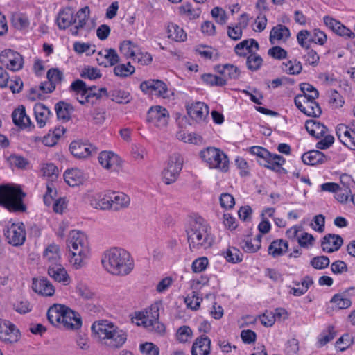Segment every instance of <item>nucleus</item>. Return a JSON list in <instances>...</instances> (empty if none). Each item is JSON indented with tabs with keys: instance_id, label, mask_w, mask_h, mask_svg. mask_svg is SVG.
<instances>
[{
	"instance_id": "a19ab883",
	"label": "nucleus",
	"mask_w": 355,
	"mask_h": 355,
	"mask_svg": "<svg viewBox=\"0 0 355 355\" xmlns=\"http://www.w3.org/2000/svg\"><path fill=\"white\" fill-rule=\"evenodd\" d=\"M288 248V242L284 239L274 240L268 246V252L272 257L276 258L285 254Z\"/></svg>"
},
{
	"instance_id": "20e7f679",
	"label": "nucleus",
	"mask_w": 355,
	"mask_h": 355,
	"mask_svg": "<svg viewBox=\"0 0 355 355\" xmlns=\"http://www.w3.org/2000/svg\"><path fill=\"white\" fill-rule=\"evenodd\" d=\"M92 330L98 336L101 344L110 349H120L127 341V332L108 320L94 322Z\"/></svg>"
},
{
	"instance_id": "9b49d317",
	"label": "nucleus",
	"mask_w": 355,
	"mask_h": 355,
	"mask_svg": "<svg viewBox=\"0 0 355 355\" xmlns=\"http://www.w3.org/2000/svg\"><path fill=\"white\" fill-rule=\"evenodd\" d=\"M140 89L146 94L155 95L162 98H168L172 92L166 83L159 80L150 79L144 81L140 85Z\"/></svg>"
},
{
	"instance_id": "4468645a",
	"label": "nucleus",
	"mask_w": 355,
	"mask_h": 355,
	"mask_svg": "<svg viewBox=\"0 0 355 355\" xmlns=\"http://www.w3.org/2000/svg\"><path fill=\"white\" fill-rule=\"evenodd\" d=\"M0 62L4 67L15 71L22 68L23 58L19 53L6 49L0 53Z\"/></svg>"
},
{
	"instance_id": "2f4dec72",
	"label": "nucleus",
	"mask_w": 355,
	"mask_h": 355,
	"mask_svg": "<svg viewBox=\"0 0 355 355\" xmlns=\"http://www.w3.org/2000/svg\"><path fill=\"white\" fill-rule=\"evenodd\" d=\"M343 240L339 235L329 234L324 237L321 246L322 250L327 253H331L340 249Z\"/></svg>"
},
{
	"instance_id": "09e8293b",
	"label": "nucleus",
	"mask_w": 355,
	"mask_h": 355,
	"mask_svg": "<svg viewBox=\"0 0 355 355\" xmlns=\"http://www.w3.org/2000/svg\"><path fill=\"white\" fill-rule=\"evenodd\" d=\"M11 21L13 26L20 31H27L30 26L28 16L23 13H14L12 15Z\"/></svg>"
},
{
	"instance_id": "39448f33",
	"label": "nucleus",
	"mask_w": 355,
	"mask_h": 355,
	"mask_svg": "<svg viewBox=\"0 0 355 355\" xmlns=\"http://www.w3.org/2000/svg\"><path fill=\"white\" fill-rule=\"evenodd\" d=\"M67 246L71 254L70 263L76 269L81 268L90 255L87 236L84 232L73 230L69 233Z\"/></svg>"
},
{
	"instance_id": "7ed1b4c3",
	"label": "nucleus",
	"mask_w": 355,
	"mask_h": 355,
	"mask_svg": "<svg viewBox=\"0 0 355 355\" xmlns=\"http://www.w3.org/2000/svg\"><path fill=\"white\" fill-rule=\"evenodd\" d=\"M187 234L192 252L207 250L211 247L214 241L211 227L202 217H197L189 222Z\"/></svg>"
},
{
	"instance_id": "f03ea898",
	"label": "nucleus",
	"mask_w": 355,
	"mask_h": 355,
	"mask_svg": "<svg viewBox=\"0 0 355 355\" xmlns=\"http://www.w3.org/2000/svg\"><path fill=\"white\" fill-rule=\"evenodd\" d=\"M101 263L107 272L116 276L128 275L134 268L130 254L121 248H112L105 251Z\"/></svg>"
},
{
	"instance_id": "8fccbe9b",
	"label": "nucleus",
	"mask_w": 355,
	"mask_h": 355,
	"mask_svg": "<svg viewBox=\"0 0 355 355\" xmlns=\"http://www.w3.org/2000/svg\"><path fill=\"white\" fill-rule=\"evenodd\" d=\"M218 71L222 75L221 78H224L225 83L227 79H236L239 76V69L232 64H225L218 67Z\"/></svg>"
},
{
	"instance_id": "bb28decb",
	"label": "nucleus",
	"mask_w": 355,
	"mask_h": 355,
	"mask_svg": "<svg viewBox=\"0 0 355 355\" xmlns=\"http://www.w3.org/2000/svg\"><path fill=\"white\" fill-rule=\"evenodd\" d=\"M286 160L282 156L277 154H272L269 151L265 154L262 159L258 160L261 166L275 171H279L284 164Z\"/></svg>"
},
{
	"instance_id": "f704fd0d",
	"label": "nucleus",
	"mask_w": 355,
	"mask_h": 355,
	"mask_svg": "<svg viewBox=\"0 0 355 355\" xmlns=\"http://www.w3.org/2000/svg\"><path fill=\"white\" fill-rule=\"evenodd\" d=\"M33 110L38 127H44L52 116L50 110L42 103H36Z\"/></svg>"
},
{
	"instance_id": "69168bd1",
	"label": "nucleus",
	"mask_w": 355,
	"mask_h": 355,
	"mask_svg": "<svg viewBox=\"0 0 355 355\" xmlns=\"http://www.w3.org/2000/svg\"><path fill=\"white\" fill-rule=\"evenodd\" d=\"M202 80L207 85L211 86H223L225 85V80L221 76H218L211 73H205L201 76Z\"/></svg>"
},
{
	"instance_id": "dca6fc26",
	"label": "nucleus",
	"mask_w": 355,
	"mask_h": 355,
	"mask_svg": "<svg viewBox=\"0 0 355 355\" xmlns=\"http://www.w3.org/2000/svg\"><path fill=\"white\" fill-rule=\"evenodd\" d=\"M71 154L79 159H87L96 155L98 148L92 144L73 141L69 146Z\"/></svg>"
},
{
	"instance_id": "b1692460",
	"label": "nucleus",
	"mask_w": 355,
	"mask_h": 355,
	"mask_svg": "<svg viewBox=\"0 0 355 355\" xmlns=\"http://www.w3.org/2000/svg\"><path fill=\"white\" fill-rule=\"evenodd\" d=\"M42 259L48 267L61 263L60 246L55 243L47 245L44 249Z\"/></svg>"
},
{
	"instance_id": "1a4fd4ad",
	"label": "nucleus",
	"mask_w": 355,
	"mask_h": 355,
	"mask_svg": "<svg viewBox=\"0 0 355 355\" xmlns=\"http://www.w3.org/2000/svg\"><path fill=\"white\" fill-rule=\"evenodd\" d=\"M159 311L156 306H152L145 311L136 313L135 320L138 325H143L150 331L162 333L165 327L158 320Z\"/></svg>"
},
{
	"instance_id": "4be33fe9",
	"label": "nucleus",
	"mask_w": 355,
	"mask_h": 355,
	"mask_svg": "<svg viewBox=\"0 0 355 355\" xmlns=\"http://www.w3.org/2000/svg\"><path fill=\"white\" fill-rule=\"evenodd\" d=\"M249 23V15L241 14L238 18V22L227 27L228 37L233 40H239L242 37L243 30L246 28Z\"/></svg>"
},
{
	"instance_id": "cd10ccee",
	"label": "nucleus",
	"mask_w": 355,
	"mask_h": 355,
	"mask_svg": "<svg viewBox=\"0 0 355 355\" xmlns=\"http://www.w3.org/2000/svg\"><path fill=\"white\" fill-rule=\"evenodd\" d=\"M32 288L39 295L46 297L52 296L55 293V288L53 284L44 277L34 278Z\"/></svg>"
},
{
	"instance_id": "f3484780",
	"label": "nucleus",
	"mask_w": 355,
	"mask_h": 355,
	"mask_svg": "<svg viewBox=\"0 0 355 355\" xmlns=\"http://www.w3.org/2000/svg\"><path fill=\"white\" fill-rule=\"evenodd\" d=\"M323 22L327 27L338 36L346 40H353L355 38V33L337 19L330 16H324L323 17Z\"/></svg>"
},
{
	"instance_id": "aec40b11",
	"label": "nucleus",
	"mask_w": 355,
	"mask_h": 355,
	"mask_svg": "<svg viewBox=\"0 0 355 355\" xmlns=\"http://www.w3.org/2000/svg\"><path fill=\"white\" fill-rule=\"evenodd\" d=\"M189 116L197 123L207 121L209 116V107L203 102H195L187 107Z\"/></svg>"
},
{
	"instance_id": "e433bc0d",
	"label": "nucleus",
	"mask_w": 355,
	"mask_h": 355,
	"mask_svg": "<svg viewBox=\"0 0 355 355\" xmlns=\"http://www.w3.org/2000/svg\"><path fill=\"white\" fill-rule=\"evenodd\" d=\"M65 182L71 187H75L82 184L86 179L84 172L78 168H71L64 172Z\"/></svg>"
},
{
	"instance_id": "2eb2a0df",
	"label": "nucleus",
	"mask_w": 355,
	"mask_h": 355,
	"mask_svg": "<svg viewBox=\"0 0 355 355\" xmlns=\"http://www.w3.org/2000/svg\"><path fill=\"white\" fill-rule=\"evenodd\" d=\"M19 329L8 320L0 319V340L6 343H14L20 338Z\"/></svg>"
},
{
	"instance_id": "bf43d9fd",
	"label": "nucleus",
	"mask_w": 355,
	"mask_h": 355,
	"mask_svg": "<svg viewBox=\"0 0 355 355\" xmlns=\"http://www.w3.org/2000/svg\"><path fill=\"white\" fill-rule=\"evenodd\" d=\"M89 14V8L88 6L81 8L78 11L75 17L77 19L78 23L76 25V31H73V35L77 34V30L80 28H83L87 21V18Z\"/></svg>"
},
{
	"instance_id": "13d9d810",
	"label": "nucleus",
	"mask_w": 355,
	"mask_h": 355,
	"mask_svg": "<svg viewBox=\"0 0 355 355\" xmlns=\"http://www.w3.org/2000/svg\"><path fill=\"white\" fill-rule=\"evenodd\" d=\"M331 302L334 304L335 306L339 309H347L352 304L349 298L341 293L334 295L331 300Z\"/></svg>"
},
{
	"instance_id": "680f3d73",
	"label": "nucleus",
	"mask_w": 355,
	"mask_h": 355,
	"mask_svg": "<svg viewBox=\"0 0 355 355\" xmlns=\"http://www.w3.org/2000/svg\"><path fill=\"white\" fill-rule=\"evenodd\" d=\"M211 15L216 22L220 25L225 24L229 19L225 10L220 7H214L212 8Z\"/></svg>"
},
{
	"instance_id": "052dcab7",
	"label": "nucleus",
	"mask_w": 355,
	"mask_h": 355,
	"mask_svg": "<svg viewBox=\"0 0 355 355\" xmlns=\"http://www.w3.org/2000/svg\"><path fill=\"white\" fill-rule=\"evenodd\" d=\"M300 87L302 94H298V96H304L311 99H316L318 98V91L311 84L302 83L300 85Z\"/></svg>"
},
{
	"instance_id": "a211bd4d",
	"label": "nucleus",
	"mask_w": 355,
	"mask_h": 355,
	"mask_svg": "<svg viewBox=\"0 0 355 355\" xmlns=\"http://www.w3.org/2000/svg\"><path fill=\"white\" fill-rule=\"evenodd\" d=\"M168 110L162 106L152 107L148 112V121L155 126L165 127L168 121Z\"/></svg>"
},
{
	"instance_id": "7c9ffc66",
	"label": "nucleus",
	"mask_w": 355,
	"mask_h": 355,
	"mask_svg": "<svg viewBox=\"0 0 355 355\" xmlns=\"http://www.w3.org/2000/svg\"><path fill=\"white\" fill-rule=\"evenodd\" d=\"M96 60L100 65L114 66L119 61V56L114 49H106L98 53Z\"/></svg>"
},
{
	"instance_id": "393cba45",
	"label": "nucleus",
	"mask_w": 355,
	"mask_h": 355,
	"mask_svg": "<svg viewBox=\"0 0 355 355\" xmlns=\"http://www.w3.org/2000/svg\"><path fill=\"white\" fill-rule=\"evenodd\" d=\"M100 165L106 170L116 171L121 165V159L112 151H102L98 157Z\"/></svg>"
},
{
	"instance_id": "f8f14e48",
	"label": "nucleus",
	"mask_w": 355,
	"mask_h": 355,
	"mask_svg": "<svg viewBox=\"0 0 355 355\" xmlns=\"http://www.w3.org/2000/svg\"><path fill=\"white\" fill-rule=\"evenodd\" d=\"M4 235L8 243L13 246L22 245L26 241V229L23 223H13L7 226Z\"/></svg>"
},
{
	"instance_id": "79ce46f5",
	"label": "nucleus",
	"mask_w": 355,
	"mask_h": 355,
	"mask_svg": "<svg viewBox=\"0 0 355 355\" xmlns=\"http://www.w3.org/2000/svg\"><path fill=\"white\" fill-rule=\"evenodd\" d=\"M293 283L296 287L291 288L290 294L294 296H301L307 292L309 287L313 284V281L311 277L306 276L302 279L301 282L295 281Z\"/></svg>"
},
{
	"instance_id": "603ef678",
	"label": "nucleus",
	"mask_w": 355,
	"mask_h": 355,
	"mask_svg": "<svg viewBox=\"0 0 355 355\" xmlns=\"http://www.w3.org/2000/svg\"><path fill=\"white\" fill-rule=\"evenodd\" d=\"M119 49L121 53L127 58L135 57L138 51V46L130 40H124L120 44Z\"/></svg>"
},
{
	"instance_id": "6e6552de",
	"label": "nucleus",
	"mask_w": 355,
	"mask_h": 355,
	"mask_svg": "<svg viewBox=\"0 0 355 355\" xmlns=\"http://www.w3.org/2000/svg\"><path fill=\"white\" fill-rule=\"evenodd\" d=\"M202 161L210 169H216L222 173L229 171L230 161L227 155L220 149L207 147L200 152Z\"/></svg>"
},
{
	"instance_id": "0e129e2a",
	"label": "nucleus",
	"mask_w": 355,
	"mask_h": 355,
	"mask_svg": "<svg viewBox=\"0 0 355 355\" xmlns=\"http://www.w3.org/2000/svg\"><path fill=\"white\" fill-rule=\"evenodd\" d=\"M184 301L187 307L192 310H197L200 306L202 297L197 292H192L186 297Z\"/></svg>"
},
{
	"instance_id": "4c0bfd02",
	"label": "nucleus",
	"mask_w": 355,
	"mask_h": 355,
	"mask_svg": "<svg viewBox=\"0 0 355 355\" xmlns=\"http://www.w3.org/2000/svg\"><path fill=\"white\" fill-rule=\"evenodd\" d=\"M13 123L21 128H26L32 125L28 116L26 115L24 107L15 109L12 112Z\"/></svg>"
},
{
	"instance_id": "423d86ee",
	"label": "nucleus",
	"mask_w": 355,
	"mask_h": 355,
	"mask_svg": "<svg viewBox=\"0 0 355 355\" xmlns=\"http://www.w3.org/2000/svg\"><path fill=\"white\" fill-rule=\"evenodd\" d=\"M49 321L54 326H62L68 329H77L82 325L79 314L62 304H53L47 312Z\"/></svg>"
},
{
	"instance_id": "e2e57ef3",
	"label": "nucleus",
	"mask_w": 355,
	"mask_h": 355,
	"mask_svg": "<svg viewBox=\"0 0 355 355\" xmlns=\"http://www.w3.org/2000/svg\"><path fill=\"white\" fill-rule=\"evenodd\" d=\"M263 63V59L261 57L253 52L250 53L246 60L248 68L251 71H256L259 69Z\"/></svg>"
},
{
	"instance_id": "f257e3e1",
	"label": "nucleus",
	"mask_w": 355,
	"mask_h": 355,
	"mask_svg": "<svg viewBox=\"0 0 355 355\" xmlns=\"http://www.w3.org/2000/svg\"><path fill=\"white\" fill-rule=\"evenodd\" d=\"M71 88L75 92L76 99L82 105L87 103L93 105L103 96H109L117 103H126L130 101V94L124 90L113 89L108 94L105 87L98 88L95 86L87 87L85 83L81 80L72 83Z\"/></svg>"
},
{
	"instance_id": "6ab92c4d",
	"label": "nucleus",
	"mask_w": 355,
	"mask_h": 355,
	"mask_svg": "<svg viewBox=\"0 0 355 355\" xmlns=\"http://www.w3.org/2000/svg\"><path fill=\"white\" fill-rule=\"evenodd\" d=\"M336 135L341 143L352 150H355V125L351 127L338 125Z\"/></svg>"
},
{
	"instance_id": "864d4df0",
	"label": "nucleus",
	"mask_w": 355,
	"mask_h": 355,
	"mask_svg": "<svg viewBox=\"0 0 355 355\" xmlns=\"http://www.w3.org/2000/svg\"><path fill=\"white\" fill-rule=\"evenodd\" d=\"M178 139L185 143L199 144L202 142V137L194 132L181 131L177 135Z\"/></svg>"
},
{
	"instance_id": "de8ad7c7",
	"label": "nucleus",
	"mask_w": 355,
	"mask_h": 355,
	"mask_svg": "<svg viewBox=\"0 0 355 355\" xmlns=\"http://www.w3.org/2000/svg\"><path fill=\"white\" fill-rule=\"evenodd\" d=\"M336 336L334 327L329 325L326 329H323L318 336L316 346L317 347H322Z\"/></svg>"
},
{
	"instance_id": "412c9836",
	"label": "nucleus",
	"mask_w": 355,
	"mask_h": 355,
	"mask_svg": "<svg viewBox=\"0 0 355 355\" xmlns=\"http://www.w3.org/2000/svg\"><path fill=\"white\" fill-rule=\"evenodd\" d=\"M48 81L42 83L39 85V90L43 94L52 92L57 84L60 83L63 78V73L58 69H51L47 72Z\"/></svg>"
},
{
	"instance_id": "9d476101",
	"label": "nucleus",
	"mask_w": 355,
	"mask_h": 355,
	"mask_svg": "<svg viewBox=\"0 0 355 355\" xmlns=\"http://www.w3.org/2000/svg\"><path fill=\"white\" fill-rule=\"evenodd\" d=\"M184 159L179 153L171 155L166 161V166L162 171V180L167 185L174 183L182 169Z\"/></svg>"
},
{
	"instance_id": "72a5a7b5",
	"label": "nucleus",
	"mask_w": 355,
	"mask_h": 355,
	"mask_svg": "<svg viewBox=\"0 0 355 355\" xmlns=\"http://www.w3.org/2000/svg\"><path fill=\"white\" fill-rule=\"evenodd\" d=\"M290 35V30L286 26L277 24L270 31L269 40L272 44H275L285 42Z\"/></svg>"
},
{
	"instance_id": "473e14b6",
	"label": "nucleus",
	"mask_w": 355,
	"mask_h": 355,
	"mask_svg": "<svg viewBox=\"0 0 355 355\" xmlns=\"http://www.w3.org/2000/svg\"><path fill=\"white\" fill-rule=\"evenodd\" d=\"M211 340L206 336L197 338L191 348V355H209Z\"/></svg>"
},
{
	"instance_id": "37998d69",
	"label": "nucleus",
	"mask_w": 355,
	"mask_h": 355,
	"mask_svg": "<svg viewBox=\"0 0 355 355\" xmlns=\"http://www.w3.org/2000/svg\"><path fill=\"white\" fill-rule=\"evenodd\" d=\"M305 127L308 132L316 138L323 137L327 131L325 125L315 120H308Z\"/></svg>"
},
{
	"instance_id": "5701e85b",
	"label": "nucleus",
	"mask_w": 355,
	"mask_h": 355,
	"mask_svg": "<svg viewBox=\"0 0 355 355\" xmlns=\"http://www.w3.org/2000/svg\"><path fill=\"white\" fill-rule=\"evenodd\" d=\"M111 190L96 192L88 196L90 205L97 209L109 210Z\"/></svg>"
},
{
	"instance_id": "49530a36",
	"label": "nucleus",
	"mask_w": 355,
	"mask_h": 355,
	"mask_svg": "<svg viewBox=\"0 0 355 355\" xmlns=\"http://www.w3.org/2000/svg\"><path fill=\"white\" fill-rule=\"evenodd\" d=\"M168 38L175 42H183L187 39V33L184 30L174 23H170L167 27Z\"/></svg>"
},
{
	"instance_id": "c756f323",
	"label": "nucleus",
	"mask_w": 355,
	"mask_h": 355,
	"mask_svg": "<svg viewBox=\"0 0 355 355\" xmlns=\"http://www.w3.org/2000/svg\"><path fill=\"white\" fill-rule=\"evenodd\" d=\"M78 21L76 17L73 15L72 10L70 8H65L59 12L57 17V24L60 28L65 29L72 24H74V29ZM71 31H76V30L71 29Z\"/></svg>"
},
{
	"instance_id": "58836bf2",
	"label": "nucleus",
	"mask_w": 355,
	"mask_h": 355,
	"mask_svg": "<svg viewBox=\"0 0 355 355\" xmlns=\"http://www.w3.org/2000/svg\"><path fill=\"white\" fill-rule=\"evenodd\" d=\"M261 234H259L254 238L248 236L241 241V247L245 252L254 253L261 248Z\"/></svg>"
},
{
	"instance_id": "c9c22d12",
	"label": "nucleus",
	"mask_w": 355,
	"mask_h": 355,
	"mask_svg": "<svg viewBox=\"0 0 355 355\" xmlns=\"http://www.w3.org/2000/svg\"><path fill=\"white\" fill-rule=\"evenodd\" d=\"M258 49V42L254 39H249L237 44L234 48V51L239 56H246Z\"/></svg>"
},
{
	"instance_id": "ddd939ff",
	"label": "nucleus",
	"mask_w": 355,
	"mask_h": 355,
	"mask_svg": "<svg viewBox=\"0 0 355 355\" xmlns=\"http://www.w3.org/2000/svg\"><path fill=\"white\" fill-rule=\"evenodd\" d=\"M294 101L296 107L309 116L318 117L322 113V110L315 99L297 95Z\"/></svg>"
},
{
	"instance_id": "ea45409f",
	"label": "nucleus",
	"mask_w": 355,
	"mask_h": 355,
	"mask_svg": "<svg viewBox=\"0 0 355 355\" xmlns=\"http://www.w3.org/2000/svg\"><path fill=\"white\" fill-rule=\"evenodd\" d=\"M179 14L189 20H195L200 17L202 10L199 7H193L191 3H184L178 8Z\"/></svg>"
},
{
	"instance_id": "774afa93",
	"label": "nucleus",
	"mask_w": 355,
	"mask_h": 355,
	"mask_svg": "<svg viewBox=\"0 0 355 355\" xmlns=\"http://www.w3.org/2000/svg\"><path fill=\"white\" fill-rule=\"evenodd\" d=\"M8 162L10 166L20 169L25 168L28 164V161L26 158L18 155H11L8 157Z\"/></svg>"
},
{
	"instance_id": "6e6d98bb",
	"label": "nucleus",
	"mask_w": 355,
	"mask_h": 355,
	"mask_svg": "<svg viewBox=\"0 0 355 355\" xmlns=\"http://www.w3.org/2000/svg\"><path fill=\"white\" fill-rule=\"evenodd\" d=\"M40 173L44 177L50 178L53 182L58 177V169L53 164H42L40 167Z\"/></svg>"
},
{
	"instance_id": "5fc2aeb1",
	"label": "nucleus",
	"mask_w": 355,
	"mask_h": 355,
	"mask_svg": "<svg viewBox=\"0 0 355 355\" xmlns=\"http://www.w3.org/2000/svg\"><path fill=\"white\" fill-rule=\"evenodd\" d=\"M113 71L116 76L125 78L134 73L135 69L130 62H128L115 66Z\"/></svg>"
},
{
	"instance_id": "c85d7f7f",
	"label": "nucleus",
	"mask_w": 355,
	"mask_h": 355,
	"mask_svg": "<svg viewBox=\"0 0 355 355\" xmlns=\"http://www.w3.org/2000/svg\"><path fill=\"white\" fill-rule=\"evenodd\" d=\"M48 274L55 281L62 283L63 285L66 286L70 284V277L61 263L48 267Z\"/></svg>"
},
{
	"instance_id": "a18cd8bd",
	"label": "nucleus",
	"mask_w": 355,
	"mask_h": 355,
	"mask_svg": "<svg viewBox=\"0 0 355 355\" xmlns=\"http://www.w3.org/2000/svg\"><path fill=\"white\" fill-rule=\"evenodd\" d=\"M324 155L319 150H311L305 153L302 156V162L307 165H316L324 162Z\"/></svg>"
},
{
	"instance_id": "3c124183",
	"label": "nucleus",
	"mask_w": 355,
	"mask_h": 355,
	"mask_svg": "<svg viewBox=\"0 0 355 355\" xmlns=\"http://www.w3.org/2000/svg\"><path fill=\"white\" fill-rule=\"evenodd\" d=\"M282 70L289 75H298L302 70V66L300 61L291 60L282 62Z\"/></svg>"
},
{
	"instance_id": "c03bdc74",
	"label": "nucleus",
	"mask_w": 355,
	"mask_h": 355,
	"mask_svg": "<svg viewBox=\"0 0 355 355\" xmlns=\"http://www.w3.org/2000/svg\"><path fill=\"white\" fill-rule=\"evenodd\" d=\"M64 132L65 129L63 127L55 128L53 131H49L42 137V142L46 146H53L57 144Z\"/></svg>"
},
{
	"instance_id": "0eeeda50",
	"label": "nucleus",
	"mask_w": 355,
	"mask_h": 355,
	"mask_svg": "<svg viewBox=\"0 0 355 355\" xmlns=\"http://www.w3.org/2000/svg\"><path fill=\"white\" fill-rule=\"evenodd\" d=\"M25 194L20 188L0 185V205L10 211H24L23 203Z\"/></svg>"
},
{
	"instance_id": "4d7b16f0",
	"label": "nucleus",
	"mask_w": 355,
	"mask_h": 355,
	"mask_svg": "<svg viewBox=\"0 0 355 355\" xmlns=\"http://www.w3.org/2000/svg\"><path fill=\"white\" fill-rule=\"evenodd\" d=\"M72 107L66 103L60 102L55 105V110L58 118L68 120L72 112Z\"/></svg>"
},
{
	"instance_id": "338daca9",
	"label": "nucleus",
	"mask_w": 355,
	"mask_h": 355,
	"mask_svg": "<svg viewBox=\"0 0 355 355\" xmlns=\"http://www.w3.org/2000/svg\"><path fill=\"white\" fill-rule=\"evenodd\" d=\"M80 76L85 79L93 80L101 78V73L97 68L85 67L81 70Z\"/></svg>"
},
{
	"instance_id": "a878e982",
	"label": "nucleus",
	"mask_w": 355,
	"mask_h": 355,
	"mask_svg": "<svg viewBox=\"0 0 355 355\" xmlns=\"http://www.w3.org/2000/svg\"><path fill=\"white\" fill-rule=\"evenodd\" d=\"M130 203V197L123 192L110 191L109 210L120 211L126 209Z\"/></svg>"
}]
</instances>
